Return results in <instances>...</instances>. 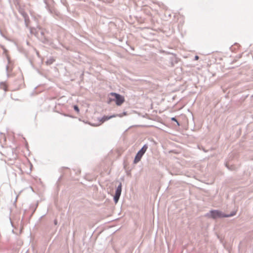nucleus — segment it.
<instances>
[{
  "mask_svg": "<svg viewBox=\"0 0 253 253\" xmlns=\"http://www.w3.org/2000/svg\"><path fill=\"white\" fill-rule=\"evenodd\" d=\"M19 12L20 13V14L22 15V16L24 18L25 23L26 26H27V20H29V18H28V16L27 14L23 9L19 10Z\"/></svg>",
  "mask_w": 253,
  "mask_h": 253,
  "instance_id": "obj_6",
  "label": "nucleus"
},
{
  "mask_svg": "<svg viewBox=\"0 0 253 253\" xmlns=\"http://www.w3.org/2000/svg\"><path fill=\"white\" fill-rule=\"evenodd\" d=\"M119 199L120 198L118 197L115 196H114V201L115 203V204H117L118 202Z\"/></svg>",
  "mask_w": 253,
  "mask_h": 253,
  "instance_id": "obj_13",
  "label": "nucleus"
},
{
  "mask_svg": "<svg viewBox=\"0 0 253 253\" xmlns=\"http://www.w3.org/2000/svg\"><path fill=\"white\" fill-rule=\"evenodd\" d=\"M236 211H232L231 213L230 214H225L224 213L223 214V217H231V216H233L234 215H235L236 214Z\"/></svg>",
  "mask_w": 253,
  "mask_h": 253,
  "instance_id": "obj_9",
  "label": "nucleus"
},
{
  "mask_svg": "<svg viewBox=\"0 0 253 253\" xmlns=\"http://www.w3.org/2000/svg\"><path fill=\"white\" fill-rule=\"evenodd\" d=\"M178 62L177 58L175 56H172L169 58V63L171 66H173L175 64Z\"/></svg>",
  "mask_w": 253,
  "mask_h": 253,
  "instance_id": "obj_7",
  "label": "nucleus"
},
{
  "mask_svg": "<svg viewBox=\"0 0 253 253\" xmlns=\"http://www.w3.org/2000/svg\"><path fill=\"white\" fill-rule=\"evenodd\" d=\"M121 192H120V191H118L116 190L115 196L120 198V196L121 195Z\"/></svg>",
  "mask_w": 253,
  "mask_h": 253,
  "instance_id": "obj_12",
  "label": "nucleus"
},
{
  "mask_svg": "<svg viewBox=\"0 0 253 253\" xmlns=\"http://www.w3.org/2000/svg\"><path fill=\"white\" fill-rule=\"evenodd\" d=\"M120 114L122 115V117H123V116L126 115V112H124L122 114Z\"/></svg>",
  "mask_w": 253,
  "mask_h": 253,
  "instance_id": "obj_15",
  "label": "nucleus"
},
{
  "mask_svg": "<svg viewBox=\"0 0 253 253\" xmlns=\"http://www.w3.org/2000/svg\"><path fill=\"white\" fill-rule=\"evenodd\" d=\"M8 69V65H7L6 66V70L7 71Z\"/></svg>",
  "mask_w": 253,
  "mask_h": 253,
  "instance_id": "obj_18",
  "label": "nucleus"
},
{
  "mask_svg": "<svg viewBox=\"0 0 253 253\" xmlns=\"http://www.w3.org/2000/svg\"><path fill=\"white\" fill-rule=\"evenodd\" d=\"M224 213L218 210H211L209 213H207V216L213 219H217L218 218H222Z\"/></svg>",
  "mask_w": 253,
  "mask_h": 253,
  "instance_id": "obj_4",
  "label": "nucleus"
},
{
  "mask_svg": "<svg viewBox=\"0 0 253 253\" xmlns=\"http://www.w3.org/2000/svg\"><path fill=\"white\" fill-rule=\"evenodd\" d=\"M57 223H58V222H57V219H55V220H54V224H55V225H57Z\"/></svg>",
  "mask_w": 253,
  "mask_h": 253,
  "instance_id": "obj_16",
  "label": "nucleus"
},
{
  "mask_svg": "<svg viewBox=\"0 0 253 253\" xmlns=\"http://www.w3.org/2000/svg\"><path fill=\"white\" fill-rule=\"evenodd\" d=\"M199 59V56L198 55H196L195 56V60H198Z\"/></svg>",
  "mask_w": 253,
  "mask_h": 253,
  "instance_id": "obj_17",
  "label": "nucleus"
},
{
  "mask_svg": "<svg viewBox=\"0 0 253 253\" xmlns=\"http://www.w3.org/2000/svg\"><path fill=\"white\" fill-rule=\"evenodd\" d=\"M122 117V115H120V114H116V115H112L110 116H104L103 117H102L101 118V119H100V121L102 123H103V122L109 120L110 119H111L114 117Z\"/></svg>",
  "mask_w": 253,
  "mask_h": 253,
  "instance_id": "obj_5",
  "label": "nucleus"
},
{
  "mask_svg": "<svg viewBox=\"0 0 253 253\" xmlns=\"http://www.w3.org/2000/svg\"><path fill=\"white\" fill-rule=\"evenodd\" d=\"M122 183H120L119 185L118 186L116 190L120 192H122Z\"/></svg>",
  "mask_w": 253,
  "mask_h": 253,
  "instance_id": "obj_11",
  "label": "nucleus"
},
{
  "mask_svg": "<svg viewBox=\"0 0 253 253\" xmlns=\"http://www.w3.org/2000/svg\"><path fill=\"white\" fill-rule=\"evenodd\" d=\"M0 89H3L5 92L7 91V86L5 82H0Z\"/></svg>",
  "mask_w": 253,
  "mask_h": 253,
  "instance_id": "obj_8",
  "label": "nucleus"
},
{
  "mask_svg": "<svg viewBox=\"0 0 253 253\" xmlns=\"http://www.w3.org/2000/svg\"><path fill=\"white\" fill-rule=\"evenodd\" d=\"M171 121H173L174 122H176V124H177V125L178 126H180V124H179V123L178 122V121L177 120V119H176V118H175V117H172V118H171Z\"/></svg>",
  "mask_w": 253,
  "mask_h": 253,
  "instance_id": "obj_10",
  "label": "nucleus"
},
{
  "mask_svg": "<svg viewBox=\"0 0 253 253\" xmlns=\"http://www.w3.org/2000/svg\"><path fill=\"white\" fill-rule=\"evenodd\" d=\"M48 11L50 12V13H51V10H50V9H48Z\"/></svg>",
  "mask_w": 253,
  "mask_h": 253,
  "instance_id": "obj_19",
  "label": "nucleus"
},
{
  "mask_svg": "<svg viewBox=\"0 0 253 253\" xmlns=\"http://www.w3.org/2000/svg\"><path fill=\"white\" fill-rule=\"evenodd\" d=\"M148 147V145L147 144H145L142 146L141 149L137 152L133 161L134 164H137L140 161L142 156L144 155V154L147 151Z\"/></svg>",
  "mask_w": 253,
  "mask_h": 253,
  "instance_id": "obj_3",
  "label": "nucleus"
},
{
  "mask_svg": "<svg viewBox=\"0 0 253 253\" xmlns=\"http://www.w3.org/2000/svg\"><path fill=\"white\" fill-rule=\"evenodd\" d=\"M110 95L114 97L113 98H109L108 103H110L112 101H114L118 106L121 105L125 101V98L122 95L116 92H112L110 93Z\"/></svg>",
  "mask_w": 253,
  "mask_h": 253,
  "instance_id": "obj_1",
  "label": "nucleus"
},
{
  "mask_svg": "<svg viewBox=\"0 0 253 253\" xmlns=\"http://www.w3.org/2000/svg\"><path fill=\"white\" fill-rule=\"evenodd\" d=\"M30 31L32 34H34L43 43H45L48 42V40L44 36V31L42 29L40 28L38 30L31 29Z\"/></svg>",
  "mask_w": 253,
  "mask_h": 253,
  "instance_id": "obj_2",
  "label": "nucleus"
},
{
  "mask_svg": "<svg viewBox=\"0 0 253 253\" xmlns=\"http://www.w3.org/2000/svg\"><path fill=\"white\" fill-rule=\"evenodd\" d=\"M74 109L78 113H79L80 111L78 106L76 105L74 106Z\"/></svg>",
  "mask_w": 253,
  "mask_h": 253,
  "instance_id": "obj_14",
  "label": "nucleus"
},
{
  "mask_svg": "<svg viewBox=\"0 0 253 253\" xmlns=\"http://www.w3.org/2000/svg\"><path fill=\"white\" fill-rule=\"evenodd\" d=\"M64 169H68V167L66 168H63Z\"/></svg>",
  "mask_w": 253,
  "mask_h": 253,
  "instance_id": "obj_20",
  "label": "nucleus"
}]
</instances>
